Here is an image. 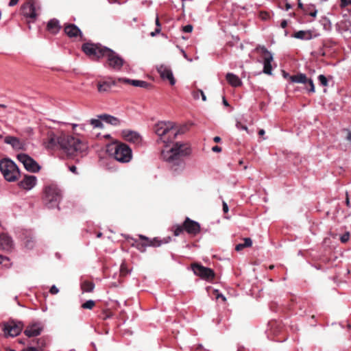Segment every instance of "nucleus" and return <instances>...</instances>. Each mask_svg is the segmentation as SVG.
Here are the masks:
<instances>
[{"instance_id": "f257e3e1", "label": "nucleus", "mask_w": 351, "mask_h": 351, "mask_svg": "<svg viewBox=\"0 0 351 351\" xmlns=\"http://www.w3.org/2000/svg\"><path fill=\"white\" fill-rule=\"evenodd\" d=\"M154 130L158 136V142L164 143L165 148L168 147L169 144L178 134V131L174 127V123L170 121L157 123ZM190 154L191 149L186 144L176 143L171 148L162 149L161 157L173 165L183 167L184 163L182 158Z\"/></svg>"}, {"instance_id": "f03ea898", "label": "nucleus", "mask_w": 351, "mask_h": 351, "mask_svg": "<svg viewBox=\"0 0 351 351\" xmlns=\"http://www.w3.org/2000/svg\"><path fill=\"white\" fill-rule=\"evenodd\" d=\"M83 51L93 58H106L108 66L115 70H119L123 64V60L112 49L100 45L85 43L82 45Z\"/></svg>"}, {"instance_id": "7ed1b4c3", "label": "nucleus", "mask_w": 351, "mask_h": 351, "mask_svg": "<svg viewBox=\"0 0 351 351\" xmlns=\"http://www.w3.org/2000/svg\"><path fill=\"white\" fill-rule=\"evenodd\" d=\"M60 148L68 155L73 156L77 153H84L87 145L78 138L72 136L62 135Z\"/></svg>"}, {"instance_id": "20e7f679", "label": "nucleus", "mask_w": 351, "mask_h": 351, "mask_svg": "<svg viewBox=\"0 0 351 351\" xmlns=\"http://www.w3.org/2000/svg\"><path fill=\"white\" fill-rule=\"evenodd\" d=\"M0 171L8 182L15 181L20 176V170L16 163L10 158L0 160Z\"/></svg>"}, {"instance_id": "39448f33", "label": "nucleus", "mask_w": 351, "mask_h": 351, "mask_svg": "<svg viewBox=\"0 0 351 351\" xmlns=\"http://www.w3.org/2000/svg\"><path fill=\"white\" fill-rule=\"evenodd\" d=\"M61 198L60 191L56 186L50 185L45 188L44 201L48 208H58Z\"/></svg>"}, {"instance_id": "423d86ee", "label": "nucleus", "mask_w": 351, "mask_h": 351, "mask_svg": "<svg viewBox=\"0 0 351 351\" xmlns=\"http://www.w3.org/2000/svg\"><path fill=\"white\" fill-rule=\"evenodd\" d=\"M113 155L116 160L122 163L130 162L132 157L131 148L124 143L115 146Z\"/></svg>"}, {"instance_id": "0eeeda50", "label": "nucleus", "mask_w": 351, "mask_h": 351, "mask_svg": "<svg viewBox=\"0 0 351 351\" xmlns=\"http://www.w3.org/2000/svg\"><path fill=\"white\" fill-rule=\"evenodd\" d=\"M40 5L36 0H27L23 5V16L27 19V23L34 22L38 16Z\"/></svg>"}, {"instance_id": "6e6552de", "label": "nucleus", "mask_w": 351, "mask_h": 351, "mask_svg": "<svg viewBox=\"0 0 351 351\" xmlns=\"http://www.w3.org/2000/svg\"><path fill=\"white\" fill-rule=\"evenodd\" d=\"M62 136H58L52 130H48L47 136L43 140V145L45 149L48 150H53L58 147H60V141Z\"/></svg>"}, {"instance_id": "1a4fd4ad", "label": "nucleus", "mask_w": 351, "mask_h": 351, "mask_svg": "<svg viewBox=\"0 0 351 351\" xmlns=\"http://www.w3.org/2000/svg\"><path fill=\"white\" fill-rule=\"evenodd\" d=\"M191 267L194 274L203 280L211 281L215 278L214 271L208 267L197 263L193 264Z\"/></svg>"}, {"instance_id": "9d476101", "label": "nucleus", "mask_w": 351, "mask_h": 351, "mask_svg": "<svg viewBox=\"0 0 351 351\" xmlns=\"http://www.w3.org/2000/svg\"><path fill=\"white\" fill-rule=\"evenodd\" d=\"M2 330L5 337H16L19 335L21 330V326H20L14 320L11 319L7 322H3L1 324Z\"/></svg>"}, {"instance_id": "9b49d317", "label": "nucleus", "mask_w": 351, "mask_h": 351, "mask_svg": "<svg viewBox=\"0 0 351 351\" xmlns=\"http://www.w3.org/2000/svg\"><path fill=\"white\" fill-rule=\"evenodd\" d=\"M263 56V73L267 75L272 74L271 62L273 61V55L265 47H260Z\"/></svg>"}, {"instance_id": "f8f14e48", "label": "nucleus", "mask_w": 351, "mask_h": 351, "mask_svg": "<svg viewBox=\"0 0 351 351\" xmlns=\"http://www.w3.org/2000/svg\"><path fill=\"white\" fill-rule=\"evenodd\" d=\"M23 167L29 172L38 173L41 167L40 165L29 156L23 154Z\"/></svg>"}, {"instance_id": "ddd939ff", "label": "nucleus", "mask_w": 351, "mask_h": 351, "mask_svg": "<svg viewBox=\"0 0 351 351\" xmlns=\"http://www.w3.org/2000/svg\"><path fill=\"white\" fill-rule=\"evenodd\" d=\"M157 71L163 80L167 79L169 81L171 85L173 86L176 84V80L169 66L160 64L157 67Z\"/></svg>"}, {"instance_id": "4468645a", "label": "nucleus", "mask_w": 351, "mask_h": 351, "mask_svg": "<svg viewBox=\"0 0 351 351\" xmlns=\"http://www.w3.org/2000/svg\"><path fill=\"white\" fill-rule=\"evenodd\" d=\"M184 230L192 235L197 234L200 231V226L198 222L186 218L184 222Z\"/></svg>"}, {"instance_id": "2eb2a0df", "label": "nucleus", "mask_w": 351, "mask_h": 351, "mask_svg": "<svg viewBox=\"0 0 351 351\" xmlns=\"http://www.w3.org/2000/svg\"><path fill=\"white\" fill-rule=\"evenodd\" d=\"M123 137L127 141L138 145L141 143V136L140 134L134 131L130 130H124L121 132Z\"/></svg>"}, {"instance_id": "dca6fc26", "label": "nucleus", "mask_w": 351, "mask_h": 351, "mask_svg": "<svg viewBox=\"0 0 351 351\" xmlns=\"http://www.w3.org/2000/svg\"><path fill=\"white\" fill-rule=\"evenodd\" d=\"M43 326L40 323H34L27 327L24 333L29 337H36L40 334Z\"/></svg>"}, {"instance_id": "f3484780", "label": "nucleus", "mask_w": 351, "mask_h": 351, "mask_svg": "<svg viewBox=\"0 0 351 351\" xmlns=\"http://www.w3.org/2000/svg\"><path fill=\"white\" fill-rule=\"evenodd\" d=\"M37 182L36 176L23 174V190H32L36 185Z\"/></svg>"}, {"instance_id": "a211bd4d", "label": "nucleus", "mask_w": 351, "mask_h": 351, "mask_svg": "<svg viewBox=\"0 0 351 351\" xmlns=\"http://www.w3.org/2000/svg\"><path fill=\"white\" fill-rule=\"evenodd\" d=\"M13 241L12 238L7 234L3 233L0 234V247L6 251H9L12 248Z\"/></svg>"}, {"instance_id": "6ab92c4d", "label": "nucleus", "mask_w": 351, "mask_h": 351, "mask_svg": "<svg viewBox=\"0 0 351 351\" xmlns=\"http://www.w3.org/2000/svg\"><path fill=\"white\" fill-rule=\"evenodd\" d=\"M118 81L119 82H124L127 84H132L134 86L136 87H141L145 88H148L150 86V84L143 80H130L128 78H119Z\"/></svg>"}, {"instance_id": "aec40b11", "label": "nucleus", "mask_w": 351, "mask_h": 351, "mask_svg": "<svg viewBox=\"0 0 351 351\" xmlns=\"http://www.w3.org/2000/svg\"><path fill=\"white\" fill-rule=\"evenodd\" d=\"M119 82L118 80H112L110 82H103L97 84L98 91L101 93H108L110 90L112 86H115Z\"/></svg>"}, {"instance_id": "412c9836", "label": "nucleus", "mask_w": 351, "mask_h": 351, "mask_svg": "<svg viewBox=\"0 0 351 351\" xmlns=\"http://www.w3.org/2000/svg\"><path fill=\"white\" fill-rule=\"evenodd\" d=\"M4 142L7 144L10 145L12 147V148L15 150H20L22 149V143L19 141V138L14 136H5L4 138Z\"/></svg>"}, {"instance_id": "4be33fe9", "label": "nucleus", "mask_w": 351, "mask_h": 351, "mask_svg": "<svg viewBox=\"0 0 351 351\" xmlns=\"http://www.w3.org/2000/svg\"><path fill=\"white\" fill-rule=\"evenodd\" d=\"M64 32L68 36L71 38L76 37L77 36L81 34L80 29L74 24H69L66 25L64 27Z\"/></svg>"}, {"instance_id": "5701e85b", "label": "nucleus", "mask_w": 351, "mask_h": 351, "mask_svg": "<svg viewBox=\"0 0 351 351\" xmlns=\"http://www.w3.org/2000/svg\"><path fill=\"white\" fill-rule=\"evenodd\" d=\"M226 80L228 82L234 87H238L240 86L242 84V82L241 79L236 75L228 73L226 74Z\"/></svg>"}, {"instance_id": "b1692460", "label": "nucleus", "mask_w": 351, "mask_h": 351, "mask_svg": "<svg viewBox=\"0 0 351 351\" xmlns=\"http://www.w3.org/2000/svg\"><path fill=\"white\" fill-rule=\"evenodd\" d=\"M47 29L52 34H57L60 29L59 21L57 19H51L47 25Z\"/></svg>"}, {"instance_id": "393cba45", "label": "nucleus", "mask_w": 351, "mask_h": 351, "mask_svg": "<svg viewBox=\"0 0 351 351\" xmlns=\"http://www.w3.org/2000/svg\"><path fill=\"white\" fill-rule=\"evenodd\" d=\"M99 117L102 121L112 125L117 126L120 124V120L118 118L109 114H101Z\"/></svg>"}, {"instance_id": "a878e982", "label": "nucleus", "mask_w": 351, "mask_h": 351, "mask_svg": "<svg viewBox=\"0 0 351 351\" xmlns=\"http://www.w3.org/2000/svg\"><path fill=\"white\" fill-rule=\"evenodd\" d=\"M307 77L305 74L300 73L298 75H291L289 77V80L294 83H302L306 84L307 83Z\"/></svg>"}, {"instance_id": "bb28decb", "label": "nucleus", "mask_w": 351, "mask_h": 351, "mask_svg": "<svg viewBox=\"0 0 351 351\" xmlns=\"http://www.w3.org/2000/svg\"><path fill=\"white\" fill-rule=\"evenodd\" d=\"M293 37L301 40H310L312 38V34L311 31L300 30L295 32Z\"/></svg>"}, {"instance_id": "cd10ccee", "label": "nucleus", "mask_w": 351, "mask_h": 351, "mask_svg": "<svg viewBox=\"0 0 351 351\" xmlns=\"http://www.w3.org/2000/svg\"><path fill=\"white\" fill-rule=\"evenodd\" d=\"M23 244L27 249H32L36 244L33 235L31 234H26L25 239H23Z\"/></svg>"}, {"instance_id": "c85d7f7f", "label": "nucleus", "mask_w": 351, "mask_h": 351, "mask_svg": "<svg viewBox=\"0 0 351 351\" xmlns=\"http://www.w3.org/2000/svg\"><path fill=\"white\" fill-rule=\"evenodd\" d=\"M95 288V284L88 280H84L81 282V289L83 292H92Z\"/></svg>"}, {"instance_id": "c756f323", "label": "nucleus", "mask_w": 351, "mask_h": 351, "mask_svg": "<svg viewBox=\"0 0 351 351\" xmlns=\"http://www.w3.org/2000/svg\"><path fill=\"white\" fill-rule=\"evenodd\" d=\"M26 139H32L33 136L34 135V129L32 127H27L23 130V138H25Z\"/></svg>"}, {"instance_id": "7c9ffc66", "label": "nucleus", "mask_w": 351, "mask_h": 351, "mask_svg": "<svg viewBox=\"0 0 351 351\" xmlns=\"http://www.w3.org/2000/svg\"><path fill=\"white\" fill-rule=\"evenodd\" d=\"M101 120V119H92L90 120V124L93 125L94 128H102L103 123Z\"/></svg>"}, {"instance_id": "2f4dec72", "label": "nucleus", "mask_w": 351, "mask_h": 351, "mask_svg": "<svg viewBox=\"0 0 351 351\" xmlns=\"http://www.w3.org/2000/svg\"><path fill=\"white\" fill-rule=\"evenodd\" d=\"M305 85L306 88L309 93H315V86L311 79H307V83Z\"/></svg>"}, {"instance_id": "473e14b6", "label": "nucleus", "mask_w": 351, "mask_h": 351, "mask_svg": "<svg viewBox=\"0 0 351 351\" xmlns=\"http://www.w3.org/2000/svg\"><path fill=\"white\" fill-rule=\"evenodd\" d=\"M95 306V302L92 300H87L86 302H84L82 307L83 308L86 309H92L93 306Z\"/></svg>"}, {"instance_id": "72a5a7b5", "label": "nucleus", "mask_w": 351, "mask_h": 351, "mask_svg": "<svg viewBox=\"0 0 351 351\" xmlns=\"http://www.w3.org/2000/svg\"><path fill=\"white\" fill-rule=\"evenodd\" d=\"M318 80L320 83V84L323 86H328V80L324 75H319L318 76Z\"/></svg>"}, {"instance_id": "f704fd0d", "label": "nucleus", "mask_w": 351, "mask_h": 351, "mask_svg": "<svg viewBox=\"0 0 351 351\" xmlns=\"http://www.w3.org/2000/svg\"><path fill=\"white\" fill-rule=\"evenodd\" d=\"M236 127L238 130H245L247 132H248L247 127L245 125L243 124L240 121H237Z\"/></svg>"}, {"instance_id": "c9c22d12", "label": "nucleus", "mask_w": 351, "mask_h": 351, "mask_svg": "<svg viewBox=\"0 0 351 351\" xmlns=\"http://www.w3.org/2000/svg\"><path fill=\"white\" fill-rule=\"evenodd\" d=\"M184 230V225L182 226H178L176 227L174 230V234L175 236H179Z\"/></svg>"}, {"instance_id": "e433bc0d", "label": "nucleus", "mask_w": 351, "mask_h": 351, "mask_svg": "<svg viewBox=\"0 0 351 351\" xmlns=\"http://www.w3.org/2000/svg\"><path fill=\"white\" fill-rule=\"evenodd\" d=\"M350 239V233L348 232L343 234L340 237V240L342 243H346Z\"/></svg>"}, {"instance_id": "4c0bfd02", "label": "nucleus", "mask_w": 351, "mask_h": 351, "mask_svg": "<svg viewBox=\"0 0 351 351\" xmlns=\"http://www.w3.org/2000/svg\"><path fill=\"white\" fill-rule=\"evenodd\" d=\"M244 247H250L252 245V241L250 238H245L244 243H243Z\"/></svg>"}, {"instance_id": "58836bf2", "label": "nucleus", "mask_w": 351, "mask_h": 351, "mask_svg": "<svg viewBox=\"0 0 351 351\" xmlns=\"http://www.w3.org/2000/svg\"><path fill=\"white\" fill-rule=\"evenodd\" d=\"M182 30L184 32L190 33L193 31V26L191 25H186L182 27Z\"/></svg>"}, {"instance_id": "ea45409f", "label": "nucleus", "mask_w": 351, "mask_h": 351, "mask_svg": "<svg viewBox=\"0 0 351 351\" xmlns=\"http://www.w3.org/2000/svg\"><path fill=\"white\" fill-rule=\"evenodd\" d=\"M156 25L157 26L156 29V33H160V31H161V28H160V21H159V19L158 18V16L156 17Z\"/></svg>"}, {"instance_id": "a19ab883", "label": "nucleus", "mask_w": 351, "mask_h": 351, "mask_svg": "<svg viewBox=\"0 0 351 351\" xmlns=\"http://www.w3.org/2000/svg\"><path fill=\"white\" fill-rule=\"evenodd\" d=\"M202 90H197L193 92V97L195 99H198L200 97V92Z\"/></svg>"}, {"instance_id": "79ce46f5", "label": "nucleus", "mask_w": 351, "mask_h": 351, "mask_svg": "<svg viewBox=\"0 0 351 351\" xmlns=\"http://www.w3.org/2000/svg\"><path fill=\"white\" fill-rule=\"evenodd\" d=\"M59 292V289L55 286L53 285L50 289V293L51 294H57Z\"/></svg>"}, {"instance_id": "37998d69", "label": "nucleus", "mask_w": 351, "mask_h": 351, "mask_svg": "<svg viewBox=\"0 0 351 351\" xmlns=\"http://www.w3.org/2000/svg\"><path fill=\"white\" fill-rule=\"evenodd\" d=\"M341 1V6L346 7L351 3L350 1L348 0H340Z\"/></svg>"}, {"instance_id": "c03bdc74", "label": "nucleus", "mask_w": 351, "mask_h": 351, "mask_svg": "<svg viewBox=\"0 0 351 351\" xmlns=\"http://www.w3.org/2000/svg\"><path fill=\"white\" fill-rule=\"evenodd\" d=\"M223 211L225 213H227L228 212V204L226 202L223 201Z\"/></svg>"}, {"instance_id": "a18cd8bd", "label": "nucleus", "mask_w": 351, "mask_h": 351, "mask_svg": "<svg viewBox=\"0 0 351 351\" xmlns=\"http://www.w3.org/2000/svg\"><path fill=\"white\" fill-rule=\"evenodd\" d=\"M244 247H244V245H243V243H239V244H238V245H236V247H235V250H236L237 251H240V250H243Z\"/></svg>"}, {"instance_id": "49530a36", "label": "nucleus", "mask_w": 351, "mask_h": 351, "mask_svg": "<svg viewBox=\"0 0 351 351\" xmlns=\"http://www.w3.org/2000/svg\"><path fill=\"white\" fill-rule=\"evenodd\" d=\"M69 170H70L72 173H75V174H77V167H76L75 166H74V165L70 166V167H69Z\"/></svg>"}, {"instance_id": "de8ad7c7", "label": "nucleus", "mask_w": 351, "mask_h": 351, "mask_svg": "<svg viewBox=\"0 0 351 351\" xmlns=\"http://www.w3.org/2000/svg\"><path fill=\"white\" fill-rule=\"evenodd\" d=\"M317 10L316 9H313V10H311L309 12L308 14L313 17H315L316 15H317Z\"/></svg>"}, {"instance_id": "09e8293b", "label": "nucleus", "mask_w": 351, "mask_h": 351, "mask_svg": "<svg viewBox=\"0 0 351 351\" xmlns=\"http://www.w3.org/2000/svg\"><path fill=\"white\" fill-rule=\"evenodd\" d=\"M212 150L214 152H220L221 151V148L219 146H214L213 147Z\"/></svg>"}, {"instance_id": "8fccbe9b", "label": "nucleus", "mask_w": 351, "mask_h": 351, "mask_svg": "<svg viewBox=\"0 0 351 351\" xmlns=\"http://www.w3.org/2000/svg\"><path fill=\"white\" fill-rule=\"evenodd\" d=\"M19 0H10L9 2L10 6H14L18 3Z\"/></svg>"}, {"instance_id": "3c124183", "label": "nucleus", "mask_w": 351, "mask_h": 351, "mask_svg": "<svg viewBox=\"0 0 351 351\" xmlns=\"http://www.w3.org/2000/svg\"><path fill=\"white\" fill-rule=\"evenodd\" d=\"M181 52L183 54V56L184 57V58H186L187 60H189V62H191L192 60L189 58L186 53H185V51L183 50V49H181Z\"/></svg>"}, {"instance_id": "603ef678", "label": "nucleus", "mask_w": 351, "mask_h": 351, "mask_svg": "<svg viewBox=\"0 0 351 351\" xmlns=\"http://www.w3.org/2000/svg\"><path fill=\"white\" fill-rule=\"evenodd\" d=\"M287 25V21L286 20L282 21L280 23V26L282 28H285Z\"/></svg>"}, {"instance_id": "864d4df0", "label": "nucleus", "mask_w": 351, "mask_h": 351, "mask_svg": "<svg viewBox=\"0 0 351 351\" xmlns=\"http://www.w3.org/2000/svg\"><path fill=\"white\" fill-rule=\"evenodd\" d=\"M16 158L19 162H22V158H23L22 152L18 153L16 155Z\"/></svg>"}, {"instance_id": "5fc2aeb1", "label": "nucleus", "mask_w": 351, "mask_h": 351, "mask_svg": "<svg viewBox=\"0 0 351 351\" xmlns=\"http://www.w3.org/2000/svg\"><path fill=\"white\" fill-rule=\"evenodd\" d=\"M5 260H8L6 256H3L0 254V264H1Z\"/></svg>"}, {"instance_id": "6e6d98bb", "label": "nucleus", "mask_w": 351, "mask_h": 351, "mask_svg": "<svg viewBox=\"0 0 351 351\" xmlns=\"http://www.w3.org/2000/svg\"><path fill=\"white\" fill-rule=\"evenodd\" d=\"M25 351V350H23ZM25 351H40L38 349L35 348L34 347H29Z\"/></svg>"}, {"instance_id": "4d7b16f0", "label": "nucleus", "mask_w": 351, "mask_h": 351, "mask_svg": "<svg viewBox=\"0 0 351 351\" xmlns=\"http://www.w3.org/2000/svg\"><path fill=\"white\" fill-rule=\"evenodd\" d=\"M346 206H347L348 207H350V200H349V198H348V193H346Z\"/></svg>"}, {"instance_id": "13d9d810", "label": "nucleus", "mask_w": 351, "mask_h": 351, "mask_svg": "<svg viewBox=\"0 0 351 351\" xmlns=\"http://www.w3.org/2000/svg\"><path fill=\"white\" fill-rule=\"evenodd\" d=\"M200 95H201L200 96L202 97V100L204 101H205L206 100V97L202 90H201Z\"/></svg>"}, {"instance_id": "bf43d9fd", "label": "nucleus", "mask_w": 351, "mask_h": 351, "mask_svg": "<svg viewBox=\"0 0 351 351\" xmlns=\"http://www.w3.org/2000/svg\"><path fill=\"white\" fill-rule=\"evenodd\" d=\"M213 140L215 143H219L221 141V138L219 136H215Z\"/></svg>"}, {"instance_id": "052dcab7", "label": "nucleus", "mask_w": 351, "mask_h": 351, "mask_svg": "<svg viewBox=\"0 0 351 351\" xmlns=\"http://www.w3.org/2000/svg\"><path fill=\"white\" fill-rule=\"evenodd\" d=\"M217 298H221L223 301L226 300V298L223 295H221V294H218Z\"/></svg>"}, {"instance_id": "680f3d73", "label": "nucleus", "mask_w": 351, "mask_h": 351, "mask_svg": "<svg viewBox=\"0 0 351 351\" xmlns=\"http://www.w3.org/2000/svg\"><path fill=\"white\" fill-rule=\"evenodd\" d=\"M258 134H259L260 136H263V135H264V134H265V130H263V129L260 130H259V132H258Z\"/></svg>"}, {"instance_id": "e2e57ef3", "label": "nucleus", "mask_w": 351, "mask_h": 351, "mask_svg": "<svg viewBox=\"0 0 351 351\" xmlns=\"http://www.w3.org/2000/svg\"><path fill=\"white\" fill-rule=\"evenodd\" d=\"M298 7L300 9H304L303 4L301 3L300 0H298Z\"/></svg>"}, {"instance_id": "0e129e2a", "label": "nucleus", "mask_w": 351, "mask_h": 351, "mask_svg": "<svg viewBox=\"0 0 351 351\" xmlns=\"http://www.w3.org/2000/svg\"><path fill=\"white\" fill-rule=\"evenodd\" d=\"M223 105H225L226 106H229L228 101L226 100V99L224 97L223 99Z\"/></svg>"}, {"instance_id": "69168bd1", "label": "nucleus", "mask_w": 351, "mask_h": 351, "mask_svg": "<svg viewBox=\"0 0 351 351\" xmlns=\"http://www.w3.org/2000/svg\"><path fill=\"white\" fill-rule=\"evenodd\" d=\"M347 139L348 141H349L350 142H351V132H349L348 136H347Z\"/></svg>"}, {"instance_id": "338daca9", "label": "nucleus", "mask_w": 351, "mask_h": 351, "mask_svg": "<svg viewBox=\"0 0 351 351\" xmlns=\"http://www.w3.org/2000/svg\"><path fill=\"white\" fill-rule=\"evenodd\" d=\"M158 33H156V31L155 32H152L150 33V35L151 36H155L156 34H158Z\"/></svg>"}, {"instance_id": "774afa93", "label": "nucleus", "mask_w": 351, "mask_h": 351, "mask_svg": "<svg viewBox=\"0 0 351 351\" xmlns=\"http://www.w3.org/2000/svg\"><path fill=\"white\" fill-rule=\"evenodd\" d=\"M140 237L143 239H147V238L144 236L140 235Z\"/></svg>"}]
</instances>
